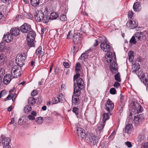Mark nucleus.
Segmentation results:
<instances>
[{
  "label": "nucleus",
  "instance_id": "f257e3e1",
  "mask_svg": "<svg viewBox=\"0 0 148 148\" xmlns=\"http://www.w3.org/2000/svg\"><path fill=\"white\" fill-rule=\"evenodd\" d=\"M76 83L74 82L73 84V95L72 97V102L74 105H78L79 103V98L80 95L81 91L79 89H76Z\"/></svg>",
  "mask_w": 148,
  "mask_h": 148
},
{
  "label": "nucleus",
  "instance_id": "f03ea898",
  "mask_svg": "<svg viewBox=\"0 0 148 148\" xmlns=\"http://www.w3.org/2000/svg\"><path fill=\"white\" fill-rule=\"evenodd\" d=\"M101 137L100 135L95 136L93 134H90L88 136V140L90 145H95L98 142Z\"/></svg>",
  "mask_w": 148,
  "mask_h": 148
},
{
  "label": "nucleus",
  "instance_id": "7ed1b4c3",
  "mask_svg": "<svg viewBox=\"0 0 148 148\" xmlns=\"http://www.w3.org/2000/svg\"><path fill=\"white\" fill-rule=\"evenodd\" d=\"M19 65H14L12 67L11 70V74L14 78H17L21 75V68Z\"/></svg>",
  "mask_w": 148,
  "mask_h": 148
},
{
  "label": "nucleus",
  "instance_id": "20e7f679",
  "mask_svg": "<svg viewBox=\"0 0 148 148\" xmlns=\"http://www.w3.org/2000/svg\"><path fill=\"white\" fill-rule=\"evenodd\" d=\"M26 56L25 53H21L17 56L16 61L17 65L20 66H22L25 64V60L26 58Z\"/></svg>",
  "mask_w": 148,
  "mask_h": 148
},
{
  "label": "nucleus",
  "instance_id": "39448f33",
  "mask_svg": "<svg viewBox=\"0 0 148 148\" xmlns=\"http://www.w3.org/2000/svg\"><path fill=\"white\" fill-rule=\"evenodd\" d=\"M32 30L31 25L27 23H25L20 27V31L22 33H27Z\"/></svg>",
  "mask_w": 148,
  "mask_h": 148
},
{
  "label": "nucleus",
  "instance_id": "423d86ee",
  "mask_svg": "<svg viewBox=\"0 0 148 148\" xmlns=\"http://www.w3.org/2000/svg\"><path fill=\"white\" fill-rule=\"evenodd\" d=\"M34 16L35 20L37 22H40L44 16V13L42 11H37L34 13Z\"/></svg>",
  "mask_w": 148,
  "mask_h": 148
},
{
  "label": "nucleus",
  "instance_id": "0eeeda50",
  "mask_svg": "<svg viewBox=\"0 0 148 148\" xmlns=\"http://www.w3.org/2000/svg\"><path fill=\"white\" fill-rule=\"evenodd\" d=\"M10 142V139L8 137H5L2 139L1 143L3 145V148H10L9 145Z\"/></svg>",
  "mask_w": 148,
  "mask_h": 148
},
{
  "label": "nucleus",
  "instance_id": "6e6552de",
  "mask_svg": "<svg viewBox=\"0 0 148 148\" xmlns=\"http://www.w3.org/2000/svg\"><path fill=\"white\" fill-rule=\"evenodd\" d=\"M114 104L109 99H108L106 103V109L108 112L112 110L114 107Z\"/></svg>",
  "mask_w": 148,
  "mask_h": 148
},
{
  "label": "nucleus",
  "instance_id": "1a4fd4ad",
  "mask_svg": "<svg viewBox=\"0 0 148 148\" xmlns=\"http://www.w3.org/2000/svg\"><path fill=\"white\" fill-rule=\"evenodd\" d=\"M100 47L101 49L104 51L107 52H110V50L111 47L106 42L101 43L100 44Z\"/></svg>",
  "mask_w": 148,
  "mask_h": 148
},
{
  "label": "nucleus",
  "instance_id": "9d476101",
  "mask_svg": "<svg viewBox=\"0 0 148 148\" xmlns=\"http://www.w3.org/2000/svg\"><path fill=\"white\" fill-rule=\"evenodd\" d=\"M126 25L130 28L133 29L137 27V22L135 20H130L127 23Z\"/></svg>",
  "mask_w": 148,
  "mask_h": 148
},
{
  "label": "nucleus",
  "instance_id": "9b49d317",
  "mask_svg": "<svg viewBox=\"0 0 148 148\" xmlns=\"http://www.w3.org/2000/svg\"><path fill=\"white\" fill-rule=\"evenodd\" d=\"M36 33L35 32L32 30H30L27 35L26 39L27 40H34L36 36Z\"/></svg>",
  "mask_w": 148,
  "mask_h": 148
},
{
  "label": "nucleus",
  "instance_id": "f8f14e48",
  "mask_svg": "<svg viewBox=\"0 0 148 148\" xmlns=\"http://www.w3.org/2000/svg\"><path fill=\"white\" fill-rule=\"evenodd\" d=\"M12 35L11 34L8 32L6 34L4 35L3 38L5 42H9L13 39V37Z\"/></svg>",
  "mask_w": 148,
  "mask_h": 148
},
{
  "label": "nucleus",
  "instance_id": "ddd939ff",
  "mask_svg": "<svg viewBox=\"0 0 148 148\" xmlns=\"http://www.w3.org/2000/svg\"><path fill=\"white\" fill-rule=\"evenodd\" d=\"M12 79L11 75L10 74H6L4 77L3 82L5 85L9 84Z\"/></svg>",
  "mask_w": 148,
  "mask_h": 148
},
{
  "label": "nucleus",
  "instance_id": "4468645a",
  "mask_svg": "<svg viewBox=\"0 0 148 148\" xmlns=\"http://www.w3.org/2000/svg\"><path fill=\"white\" fill-rule=\"evenodd\" d=\"M76 81L78 86V89H82L84 88V81L82 78H79L77 80H76ZM75 89H76V88Z\"/></svg>",
  "mask_w": 148,
  "mask_h": 148
},
{
  "label": "nucleus",
  "instance_id": "2eb2a0df",
  "mask_svg": "<svg viewBox=\"0 0 148 148\" xmlns=\"http://www.w3.org/2000/svg\"><path fill=\"white\" fill-rule=\"evenodd\" d=\"M77 133L78 135L82 138L86 137V134L84 130L80 127H78L77 129Z\"/></svg>",
  "mask_w": 148,
  "mask_h": 148
},
{
  "label": "nucleus",
  "instance_id": "dca6fc26",
  "mask_svg": "<svg viewBox=\"0 0 148 148\" xmlns=\"http://www.w3.org/2000/svg\"><path fill=\"white\" fill-rule=\"evenodd\" d=\"M134 109L135 112L138 113L143 111V108L138 103L134 104Z\"/></svg>",
  "mask_w": 148,
  "mask_h": 148
},
{
  "label": "nucleus",
  "instance_id": "f3484780",
  "mask_svg": "<svg viewBox=\"0 0 148 148\" xmlns=\"http://www.w3.org/2000/svg\"><path fill=\"white\" fill-rule=\"evenodd\" d=\"M144 120V118L141 115L135 116L133 121L135 124H138L139 122Z\"/></svg>",
  "mask_w": 148,
  "mask_h": 148
},
{
  "label": "nucleus",
  "instance_id": "a211bd4d",
  "mask_svg": "<svg viewBox=\"0 0 148 148\" xmlns=\"http://www.w3.org/2000/svg\"><path fill=\"white\" fill-rule=\"evenodd\" d=\"M20 30L19 28L16 27L12 28L10 30L11 34L14 36H17L20 33Z\"/></svg>",
  "mask_w": 148,
  "mask_h": 148
},
{
  "label": "nucleus",
  "instance_id": "6ab92c4d",
  "mask_svg": "<svg viewBox=\"0 0 148 148\" xmlns=\"http://www.w3.org/2000/svg\"><path fill=\"white\" fill-rule=\"evenodd\" d=\"M114 55H115V54H114L113 56H112V53L111 52H109L108 54H107L106 57V61L107 62L109 63L111 62L112 60H114Z\"/></svg>",
  "mask_w": 148,
  "mask_h": 148
},
{
  "label": "nucleus",
  "instance_id": "aec40b11",
  "mask_svg": "<svg viewBox=\"0 0 148 148\" xmlns=\"http://www.w3.org/2000/svg\"><path fill=\"white\" fill-rule=\"evenodd\" d=\"M125 107V104L123 103H121L117 107L118 112L120 115L123 112V108Z\"/></svg>",
  "mask_w": 148,
  "mask_h": 148
},
{
  "label": "nucleus",
  "instance_id": "412c9836",
  "mask_svg": "<svg viewBox=\"0 0 148 148\" xmlns=\"http://www.w3.org/2000/svg\"><path fill=\"white\" fill-rule=\"evenodd\" d=\"M105 125V123L103 122L99 123L97 125V131H99L100 132L102 131Z\"/></svg>",
  "mask_w": 148,
  "mask_h": 148
},
{
  "label": "nucleus",
  "instance_id": "4be33fe9",
  "mask_svg": "<svg viewBox=\"0 0 148 148\" xmlns=\"http://www.w3.org/2000/svg\"><path fill=\"white\" fill-rule=\"evenodd\" d=\"M111 114H112L110 112H108L107 113H104L103 116V122L105 123L106 121L109 119V116L111 115Z\"/></svg>",
  "mask_w": 148,
  "mask_h": 148
},
{
  "label": "nucleus",
  "instance_id": "5701e85b",
  "mask_svg": "<svg viewBox=\"0 0 148 148\" xmlns=\"http://www.w3.org/2000/svg\"><path fill=\"white\" fill-rule=\"evenodd\" d=\"M114 60H113L112 62L110 64V68L111 72H114L115 71H114L113 69L114 67H115L116 66H117V64L115 62V61L116 58V56L114 55Z\"/></svg>",
  "mask_w": 148,
  "mask_h": 148
},
{
  "label": "nucleus",
  "instance_id": "b1692460",
  "mask_svg": "<svg viewBox=\"0 0 148 148\" xmlns=\"http://www.w3.org/2000/svg\"><path fill=\"white\" fill-rule=\"evenodd\" d=\"M140 5L138 2H136L134 4L133 6L134 10L135 12H138L140 10Z\"/></svg>",
  "mask_w": 148,
  "mask_h": 148
},
{
  "label": "nucleus",
  "instance_id": "393cba45",
  "mask_svg": "<svg viewBox=\"0 0 148 148\" xmlns=\"http://www.w3.org/2000/svg\"><path fill=\"white\" fill-rule=\"evenodd\" d=\"M30 3L33 6L36 7L39 5V0H30Z\"/></svg>",
  "mask_w": 148,
  "mask_h": 148
},
{
  "label": "nucleus",
  "instance_id": "a878e982",
  "mask_svg": "<svg viewBox=\"0 0 148 148\" xmlns=\"http://www.w3.org/2000/svg\"><path fill=\"white\" fill-rule=\"evenodd\" d=\"M50 19L49 16L45 15H44L42 18V21L41 22H42L44 23H46L48 22L49 19Z\"/></svg>",
  "mask_w": 148,
  "mask_h": 148
},
{
  "label": "nucleus",
  "instance_id": "bb28decb",
  "mask_svg": "<svg viewBox=\"0 0 148 148\" xmlns=\"http://www.w3.org/2000/svg\"><path fill=\"white\" fill-rule=\"evenodd\" d=\"M58 17V14L55 12L51 13L49 17L50 19L55 20Z\"/></svg>",
  "mask_w": 148,
  "mask_h": 148
},
{
  "label": "nucleus",
  "instance_id": "cd10ccee",
  "mask_svg": "<svg viewBox=\"0 0 148 148\" xmlns=\"http://www.w3.org/2000/svg\"><path fill=\"white\" fill-rule=\"evenodd\" d=\"M79 36L76 34H74L73 36V40L75 44H77L79 41Z\"/></svg>",
  "mask_w": 148,
  "mask_h": 148
},
{
  "label": "nucleus",
  "instance_id": "c85d7f7f",
  "mask_svg": "<svg viewBox=\"0 0 148 148\" xmlns=\"http://www.w3.org/2000/svg\"><path fill=\"white\" fill-rule=\"evenodd\" d=\"M5 56L4 54H2L0 56V64H3L5 62Z\"/></svg>",
  "mask_w": 148,
  "mask_h": 148
},
{
  "label": "nucleus",
  "instance_id": "c756f323",
  "mask_svg": "<svg viewBox=\"0 0 148 148\" xmlns=\"http://www.w3.org/2000/svg\"><path fill=\"white\" fill-rule=\"evenodd\" d=\"M32 109V107L29 105L26 106L24 109V112L25 113H28L30 112Z\"/></svg>",
  "mask_w": 148,
  "mask_h": 148
},
{
  "label": "nucleus",
  "instance_id": "7c9ffc66",
  "mask_svg": "<svg viewBox=\"0 0 148 148\" xmlns=\"http://www.w3.org/2000/svg\"><path fill=\"white\" fill-rule=\"evenodd\" d=\"M81 67V65L80 64L79 62L77 63L76 64L75 68V72L76 73L79 72Z\"/></svg>",
  "mask_w": 148,
  "mask_h": 148
},
{
  "label": "nucleus",
  "instance_id": "2f4dec72",
  "mask_svg": "<svg viewBox=\"0 0 148 148\" xmlns=\"http://www.w3.org/2000/svg\"><path fill=\"white\" fill-rule=\"evenodd\" d=\"M135 37L137 38L138 40L140 39L143 37V33L141 32H137L135 34Z\"/></svg>",
  "mask_w": 148,
  "mask_h": 148
},
{
  "label": "nucleus",
  "instance_id": "473e14b6",
  "mask_svg": "<svg viewBox=\"0 0 148 148\" xmlns=\"http://www.w3.org/2000/svg\"><path fill=\"white\" fill-rule=\"evenodd\" d=\"M43 118L42 117H39L37 118L36 120V122L37 124H41L43 123Z\"/></svg>",
  "mask_w": 148,
  "mask_h": 148
},
{
  "label": "nucleus",
  "instance_id": "72a5a7b5",
  "mask_svg": "<svg viewBox=\"0 0 148 148\" xmlns=\"http://www.w3.org/2000/svg\"><path fill=\"white\" fill-rule=\"evenodd\" d=\"M36 102V100L33 97L29 98L28 100V103L29 104L33 105Z\"/></svg>",
  "mask_w": 148,
  "mask_h": 148
},
{
  "label": "nucleus",
  "instance_id": "f704fd0d",
  "mask_svg": "<svg viewBox=\"0 0 148 148\" xmlns=\"http://www.w3.org/2000/svg\"><path fill=\"white\" fill-rule=\"evenodd\" d=\"M114 79H115L117 82H121V79L120 78V75L119 73H118L115 75Z\"/></svg>",
  "mask_w": 148,
  "mask_h": 148
},
{
  "label": "nucleus",
  "instance_id": "c9c22d12",
  "mask_svg": "<svg viewBox=\"0 0 148 148\" xmlns=\"http://www.w3.org/2000/svg\"><path fill=\"white\" fill-rule=\"evenodd\" d=\"M27 40V44L28 45V46L32 47L34 46V40Z\"/></svg>",
  "mask_w": 148,
  "mask_h": 148
},
{
  "label": "nucleus",
  "instance_id": "e433bc0d",
  "mask_svg": "<svg viewBox=\"0 0 148 148\" xmlns=\"http://www.w3.org/2000/svg\"><path fill=\"white\" fill-rule=\"evenodd\" d=\"M140 68V65L139 64L137 63L135 64L134 65V67L133 68V71L134 72H136L137 71H138Z\"/></svg>",
  "mask_w": 148,
  "mask_h": 148
},
{
  "label": "nucleus",
  "instance_id": "4c0bfd02",
  "mask_svg": "<svg viewBox=\"0 0 148 148\" xmlns=\"http://www.w3.org/2000/svg\"><path fill=\"white\" fill-rule=\"evenodd\" d=\"M42 48L41 47L39 46L36 49L35 53L37 55H40L42 52Z\"/></svg>",
  "mask_w": 148,
  "mask_h": 148
},
{
  "label": "nucleus",
  "instance_id": "58836bf2",
  "mask_svg": "<svg viewBox=\"0 0 148 148\" xmlns=\"http://www.w3.org/2000/svg\"><path fill=\"white\" fill-rule=\"evenodd\" d=\"M138 76L141 77L143 79H146L145 74L142 72V71H140L137 74Z\"/></svg>",
  "mask_w": 148,
  "mask_h": 148
},
{
  "label": "nucleus",
  "instance_id": "ea45409f",
  "mask_svg": "<svg viewBox=\"0 0 148 148\" xmlns=\"http://www.w3.org/2000/svg\"><path fill=\"white\" fill-rule=\"evenodd\" d=\"M106 38L104 36H100L99 38V40L101 42H103L102 43H104V42H106Z\"/></svg>",
  "mask_w": 148,
  "mask_h": 148
},
{
  "label": "nucleus",
  "instance_id": "a19ab883",
  "mask_svg": "<svg viewBox=\"0 0 148 148\" xmlns=\"http://www.w3.org/2000/svg\"><path fill=\"white\" fill-rule=\"evenodd\" d=\"M53 104H55L58 103L59 102H61V101L60 100V98L57 97H55L53 99Z\"/></svg>",
  "mask_w": 148,
  "mask_h": 148
},
{
  "label": "nucleus",
  "instance_id": "79ce46f5",
  "mask_svg": "<svg viewBox=\"0 0 148 148\" xmlns=\"http://www.w3.org/2000/svg\"><path fill=\"white\" fill-rule=\"evenodd\" d=\"M60 19L61 21H66L67 18L65 15L63 14L60 15Z\"/></svg>",
  "mask_w": 148,
  "mask_h": 148
},
{
  "label": "nucleus",
  "instance_id": "37998d69",
  "mask_svg": "<svg viewBox=\"0 0 148 148\" xmlns=\"http://www.w3.org/2000/svg\"><path fill=\"white\" fill-rule=\"evenodd\" d=\"M131 124H129L127 125L125 127V131L126 132L128 133L129 131L131 128Z\"/></svg>",
  "mask_w": 148,
  "mask_h": 148
},
{
  "label": "nucleus",
  "instance_id": "c03bdc74",
  "mask_svg": "<svg viewBox=\"0 0 148 148\" xmlns=\"http://www.w3.org/2000/svg\"><path fill=\"white\" fill-rule=\"evenodd\" d=\"M72 111L75 113L76 115L79 114V109L75 107H73L72 109Z\"/></svg>",
  "mask_w": 148,
  "mask_h": 148
},
{
  "label": "nucleus",
  "instance_id": "a18cd8bd",
  "mask_svg": "<svg viewBox=\"0 0 148 148\" xmlns=\"http://www.w3.org/2000/svg\"><path fill=\"white\" fill-rule=\"evenodd\" d=\"M130 42L132 44H135L136 43L135 37L133 36L130 40Z\"/></svg>",
  "mask_w": 148,
  "mask_h": 148
},
{
  "label": "nucleus",
  "instance_id": "49530a36",
  "mask_svg": "<svg viewBox=\"0 0 148 148\" xmlns=\"http://www.w3.org/2000/svg\"><path fill=\"white\" fill-rule=\"evenodd\" d=\"M141 148H148V142L143 143L141 144Z\"/></svg>",
  "mask_w": 148,
  "mask_h": 148
},
{
  "label": "nucleus",
  "instance_id": "de8ad7c7",
  "mask_svg": "<svg viewBox=\"0 0 148 148\" xmlns=\"http://www.w3.org/2000/svg\"><path fill=\"white\" fill-rule=\"evenodd\" d=\"M80 76V74L79 73H77L75 75L73 76V81L74 82L75 80H77L79 79V78H80L79 77Z\"/></svg>",
  "mask_w": 148,
  "mask_h": 148
},
{
  "label": "nucleus",
  "instance_id": "09e8293b",
  "mask_svg": "<svg viewBox=\"0 0 148 148\" xmlns=\"http://www.w3.org/2000/svg\"><path fill=\"white\" fill-rule=\"evenodd\" d=\"M110 92L112 95H114L116 94V91L114 88H112L110 89Z\"/></svg>",
  "mask_w": 148,
  "mask_h": 148
},
{
  "label": "nucleus",
  "instance_id": "8fccbe9b",
  "mask_svg": "<svg viewBox=\"0 0 148 148\" xmlns=\"http://www.w3.org/2000/svg\"><path fill=\"white\" fill-rule=\"evenodd\" d=\"M7 93V91L5 90H3L0 92V98L5 95Z\"/></svg>",
  "mask_w": 148,
  "mask_h": 148
},
{
  "label": "nucleus",
  "instance_id": "3c124183",
  "mask_svg": "<svg viewBox=\"0 0 148 148\" xmlns=\"http://www.w3.org/2000/svg\"><path fill=\"white\" fill-rule=\"evenodd\" d=\"M5 47L4 43L2 42L0 43V51H2L4 49Z\"/></svg>",
  "mask_w": 148,
  "mask_h": 148
},
{
  "label": "nucleus",
  "instance_id": "603ef678",
  "mask_svg": "<svg viewBox=\"0 0 148 148\" xmlns=\"http://www.w3.org/2000/svg\"><path fill=\"white\" fill-rule=\"evenodd\" d=\"M138 138L140 139L139 140V142H142L143 140H144L145 139V137L143 135H140L139 136Z\"/></svg>",
  "mask_w": 148,
  "mask_h": 148
},
{
  "label": "nucleus",
  "instance_id": "864d4df0",
  "mask_svg": "<svg viewBox=\"0 0 148 148\" xmlns=\"http://www.w3.org/2000/svg\"><path fill=\"white\" fill-rule=\"evenodd\" d=\"M38 94L37 91L36 90H33L31 93V95L33 97L36 96Z\"/></svg>",
  "mask_w": 148,
  "mask_h": 148
},
{
  "label": "nucleus",
  "instance_id": "5fc2aeb1",
  "mask_svg": "<svg viewBox=\"0 0 148 148\" xmlns=\"http://www.w3.org/2000/svg\"><path fill=\"white\" fill-rule=\"evenodd\" d=\"M125 145L129 148H130L132 146L131 143L129 141H127L125 142Z\"/></svg>",
  "mask_w": 148,
  "mask_h": 148
},
{
  "label": "nucleus",
  "instance_id": "6e6d98bb",
  "mask_svg": "<svg viewBox=\"0 0 148 148\" xmlns=\"http://www.w3.org/2000/svg\"><path fill=\"white\" fill-rule=\"evenodd\" d=\"M133 13L132 11H130L128 13V17L129 18H131L133 16Z\"/></svg>",
  "mask_w": 148,
  "mask_h": 148
},
{
  "label": "nucleus",
  "instance_id": "4d7b16f0",
  "mask_svg": "<svg viewBox=\"0 0 148 148\" xmlns=\"http://www.w3.org/2000/svg\"><path fill=\"white\" fill-rule=\"evenodd\" d=\"M146 79H143V83L146 84H148V74L147 75V77H145Z\"/></svg>",
  "mask_w": 148,
  "mask_h": 148
},
{
  "label": "nucleus",
  "instance_id": "13d9d810",
  "mask_svg": "<svg viewBox=\"0 0 148 148\" xmlns=\"http://www.w3.org/2000/svg\"><path fill=\"white\" fill-rule=\"evenodd\" d=\"M120 86V84L118 82H115L113 85L116 88H118Z\"/></svg>",
  "mask_w": 148,
  "mask_h": 148
},
{
  "label": "nucleus",
  "instance_id": "bf43d9fd",
  "mask_svg": "<svg viewBox=\"0 0 148 148\" xmlns=\"http://www.w3.org/2000/svg\"><path fill=\"white\" fill-rule=\"evenodd\" d=\"M4 18V16L2 13L0 11V21H3Z\"/></svg>",
  "mask_w": 148,
  "mask_h": 148
},
{
  "label": "nucleus",
  "instance_id": "052dcab7",
  "mask_svg": "<svg viewBox=\"0 0 148 148\" xmlns=\"http://www.w3.org/2000/svg\"><path fill=\"white\" fill-rule=\"evenodd\" d=\"M28 117L29 120H34L35 119V117L34 116H32V115H29L28 116Z\"/></svg>",
  "mask_w": 148,
  "mask_h": 148
},
{
  "label": "nucleus",
  "instance_id": "680f3d73",
  "mask_svg": "<svg viewBox=\"0 0 148 148\" xmlns=\"http://www.w3.org/2000/svg\"><path fill=\"white\" fill-rule=\"evenodd\" d=\"M63 65L66 68H69V65L68 62H64L63 63Z\"/></svg>",
  "mask_w": 148,
  "mask_h": 148
},
{
  "label": "nucleus",
  "instance_id": "e2e57ef3",
  "mask_svg": "<svg viewBox=\"0 0 148 148\" xmlns=\"http://www.w3.org/2000/svg\"><path fill=\"white\" fill-rule=\"evenodd\" d=\"M12 94H9L5 99V100L6 101L11 99L12 98Z\"/></svg>",
  "mask_w": 148,
  "mask_h": 148
},
{
  "label": "nucleus",
  "instance_id": "0e129e2a",
  "mask_svg": "<svg viewBox=\"0 0 148 148\" xmlns=\"http://www.w3.org/2000/svg\"><path fill=\"white\" fill-rule=\"evenodd\" d=\"M113 69L114 70V71H115L114 72H112V73H117L118 71V68L117 66H116L115 67H114Z\"/></svg>",
  "mask_w": 148,
  "mask_h": 148
},
{
  "label": "nucleus",
  "instance_id": "69168bd1",
  "mask_svg": "<svg viewBox=\"0 0 148 148\" xmlns=\"http://www.w3.org/2000/svg\"><path fill=\"white\" fill-rule=\"evenodd\" d=\"M23 121L22 120V119L20 118L18 121V124L20 125H22L23 124Z\"/></svg>",
  "mask_w": 148,
  "mask_h": 148
},
{
  "label": "nucleus",
  "instance_id": "338daca9",
  "mask_svg": "<svg viewBox=\"0 0 148 148\" xmlns=\"http://www.w3.org/2000/svg\"><path fill=\"white\" fill-rule=\"evenodd\" d=\"M134 57V56H129V60L130 62H132Z\"/></svg>",
  "mask_w": 148,
  "mask_h": 148
},
{
  "label": "nucleus",
  "instance_id": "774afa93",
  "mask_svg": "<svg viewBox=\"0 0 148 148\" xmlns=\"http://www.w3.org/2000/svg\"><path fill=\"white\" fill-rule=\"evenodd\" d=\"M120 101L121 103H122V102L124 100V96L123 95L121 94L120 95Z\"/></svg>",
  "mask_w": 148,
  "mask_h": 148
}]
</instances>
